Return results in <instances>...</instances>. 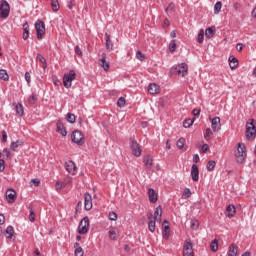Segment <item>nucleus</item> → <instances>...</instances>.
Wrapping results in <instances>:
<instances>
[{
    "label": "nucleus",
    "mask_w": 256,
    "mask_h": 256,
    "mask_svg": "<svg viewBox=\"0 0 256 256\" xmlns=\"http://www.w3.org/2000/svg\"><path fill=\"white\" fill-rule=\"evenodd\" d=\"M22 145H23V141H22V140H17V141L12 142V143L10 144V149H11L12 151H17V148H18V147H22Z\"/></svg>",
    "instance_id": "29"
},
{
    "label": "nucleus",
    "mask_w": 256,
    "mask_h": 256,
    "mask_svg": "<svg viewBox=\"0 0 256 256\" xmlns=\"http://www.w3.org/2000/svg\"><path fill=\"white\" fill-rule=\"evenodd\" d=\"M183 256H195V252L193 251V243H191V239L185 240L184 242Z\"/></svg>",
    "instance_id": "6"
},
{
    "label": "nucleus",
    "mask_w": 256,
    "mask_h": 256,
    "mask_svg": "<svg viewBox=\"0 0 256 256\" xmlns=\"http://www.w3.org/2000/svg\"><path fill=\"white\" fill-rule=\"evenodd\" d=\"M36 59L40 61V63H43V69H47V60H45V57L41 56V54H37Z\"/></svg>",
    "instance_id": "38"
},
{
    "label": "nucleus",
    "mask_w": 256,
    "mask_h": 256,
    "mask_svg": "<svg viewBox=\"0 0 256 256\" xmlns=\"http://www.w3.org/2000/svg\"><path fill=\"white\" fill-rule=\"evenodd\" d=\"M89 231V217L85 216L78 226V233L85 235Z\"/></svg>",
    "instance_id": "7"
},
{
    "label": "nucleus",
    "mask_w": 256,
    "mask_h": 256,
    "mask_svg": "<svg viewBox=\"0 0 256 256\" xmlns=\"http://www.w3.org/2000/svg\"><path fill=\"white\" fill-rule=\"evenodd\" d=\"M57 131L62 135V137H67V129L65 128V124H63V121L58 120L56 123Z\"/></svg>",
    "instance_id": "16"
},
{
    "label": "nucleus",
    "mask_w": 256,
    "mask_h": 256,
    "mask_svg": "<svg viewBox=\"0 0 256 256\" xmlns=\"http://www.w3.org/2000/svg\"><path fill=\"white\" fill-rule=\"evenodd\" d=\"M162 227H163V238L164 239H169V221L167 220H164L163 223H162Z\"/></svg>",
    "instance_id": "19"
},
{
    "label": "nucleus",
    "mask_w": 256,
    "mask_h": 256,
    "mask_svg": "<svg viewBox=\"0 0 256 256\" xmlns=\"http://www.w3.org/2000/svg\"><path fill=\"white\" fill-rule=\"evenodd\" d=\"M193 123H195V118H193V119H191V118L186 119V120H184V122H183V127H184L185 129H189V127H191V125H193Z\"/></svg>",
    "instance_id": "36"
},
{
    "label": "nucleus",
    "mask_w": 256,
    "mask_h": 256,
    "mask_svg": "<svg viewBox=\"0 0 256 256\" xmlns=\"http://www.w3.org/2000/svg\"><path fill=\"white\" fill-rule=\"evenodd\" d=\"M84 208L86 211H91V209H93V198L89 192L84 194Z\"/></svg>",
    "instance_id": "10"
},
{
    "label": "nucleus",
    "mask_w": 256,
    "mask_h": 256,
    "mask_svg": "<svg viewBox=\"0 0 256 256\" xmlns=\"http://www.w3.org/2000/svg\"><path fill=\"white\" fill-rule=\"evenodd\" d=\"M175 9V4L170 3L168 7L166 8V11H173Z\"/></svg>",
    "instance_id": "61"
},
{
    "label": "nucleus",
    "mask_w": 256,
    "mask_h": 256,
    "mask_svg": "<svg viewBox=\"0 0 256 256\" xmlns=\"http://www.w3.org/2000/svg\"><path fill=\"white\" fill-rule=\"evenodd\" d=\"M239 247L235 246V244H231L229 247L228 256H239Z\"/></svg>",
    "instance_id": "25"
},
{
    "label": "nucleus",
    "mask_w": 256,
    "mask_h": 256,
    "mask_svg": "<svg viewBox=\"0 0 256 256\" xmlns=\"http://www.w3.org/2000/svg\"><path fill=\"white\" fill-rule=\"evenodd\" d=\"M77 74L75 70H70L69 73L65 74L63 77V85L66 89L71 88L73 81H75Z\"/></svg>",
    "instance_id": "2"
},
{
    "label": "nucleus",
    "mask_w": 256,
    "mask_h": 256,
    "mask_svg": "<svg viewBox=\"0 0 256 256\" xmlns=\"http://www.w3.org/2000/svg\"><path fill=\"white\" fill-rule=\"evenodd\" d=\"M188 71H189V68L186 63H182L180 66L175 68V72L178 75H181L182 77H185V75H187Z\"/></svg>",
    "instance_id": "12"
},
{
    "label": "nucleus",
    "mask_w": 256,
    "mask_h": 256,
    "mask_svg": "<svg viewBox=\"0 0 256 256\" xmlns=\"http://www.w3.org/2000/svg\"><path fill=\"white\" fill-rule=\"evenodd\" d=\"M74 255L75 256H83V255H85V252L83 251V248H77L74 251Z\"/></svg>",
    "instance_id": "48"
},
{
    "label": "nucleus",
    "mask_w": 256,
    "mask_h": 256,
    "mask_svg": "<svg viewBox=\"0 0 256 256\" xmlns=\"http://www.w3.org/2000/svg\"><path fill=\"white\" fill-rule=\"evenodd\" d=\"M211 127L215 133L221 129V118L214 117L211 121Z\"/></svg>",
    "instance_id": "14"
},
{
    "label": "nucleus",
    "mask_w": 256,
    "mask_h": 256,
    "mask_svg": "<svg viewBox=\"0 0 256 256\" xmlns=\"http://www.w3.org/2000/svg\"><path fill=\"white\" fill-rule=\"evenodd\" d=\"M255 133H256L255 124H253V120H252L251 122H248L246 124V138L249 141H253V139H255Z\"/></svg>",
    "instance_id": "5"
},
{
    "label": "nucleus",
    "mask_w": 256,
    "mask_h": 256,
    "mask_svg": "<svg viewBox=\"0 0 256 256\" xmlns=\"http://www.w3.org/2000/svg\"><path fill=\"white\" fill-rule=\"evenodd\" d=\"M0 79H2V81H9V74L7 73V70H0Z\"/></svg>",
    "instance_id": "35"
},
{
    "label": "nucleus",
    "mask_w": 256,
    "mask_h": 256,
    "mask_svg": "<svg viewBox=\"0 0 256 256\" xmlns=\"http://www.w3.org/2000/svg\"><path fill=\"white\" fill-rule=\"evenodd\" d=\"M2 153H3V155L6 156L7 159H11V152L9 151V149L4 148Z\"/></svg>",
    "instance_id": "53"
},
{
    "label": "nucleus",
    "mask_w": 256,
    "mask_h": 256,
    "mask_svg": "<svg viewBox=\"0 0 256 256\" xmlns=\"http://www.w3.org/2000/svg\"><path fill=\"white\" fill-rule=\"evenodd\" d=\"M204 35L205 32L203 30H200V32L198 33V43H203V39H204Z\"/></svg>",
    "instance_id": "49"
},
{
    "label": "nucleus",
    "mask_w": 256,
    "mask_h": 256,
    "mask_svg": "<svg viewBox=\"0 0 256 256\" xmlns=\"http://www.w3.org/2000/svg\"><path fill=\"white\" fill-rule=\"evenodd\" d=\"M66 121H67L68 123H71V124L75 123V114H73V113H68V114L66 115Z\"/></svg>",
    "instance_id": "41"
},
{
    "label": "nucleus",
    "mask_w": 256,
    "mask_h": 256,
    "mask_svg": "<svg viewBox=\"0 0 256 256\" xmlns=\"http://www.w3.org/2000/svg\"><path fill=\"white\" fill-rule=\"evenodd\" d=\"M105 37V45H106V49L108 51H113V41H111V35H109L108 33L104 34Z\"/></svg>",
    "instance_id": "21"
},
{
    "label": "nucleus",
    "mask_w": 256,
    "mask_h": 256,
    "mask_svg": "<svg viewBox=\"0 0 256 256\" xmlns=\"http://www.w3.org/2000/svg\"><path fill=\"white\" fill-rule=\"evenodd\" d=\"M13 107H15L16 115L18 117H23L25 110L23 109V104L21 103H13Z\"/></svg>",
    "instance_id": "20"
},
{
    "label": "nucleus",
    "mask_w": 256,
    "mask_h": 256,
    "mask_svg": "<svg viewBox=\"0 0 256 256\" xmlns=\"http://www.w3.org/2000/svg\"><path fill=\"white\" fill-rule=\"evenodd\" d=\"M178 149H183L185 147V138H180L176 143Z\"/></svg>",
    "instance_id": "43"
},
{
    "label": "nucleus",
    "mask_w": 256,
    "mask_h": 256,
    "mask_svg": "<svg viewBox=\"0 0 256 256\" xmlns=\"http://www.w3.org/2000/svg\"><path fill=\"white\" fill-rule=\"evenodd\" d=\"M234 157L236 163L242 164L245 163V159H247V147L243 143H238L237 148L234 152Z\"/></svg>",
    "instance_id": "1"
},
{
    "label": "nucleus",
    "mask_w": 256,
    "mask_h": 256,
    "mask_svg": "<svg viewBox=\"0 0 256 256\" xmlns=\"http://www.w3.org/2000/svg\"><path fill=\"white\" fill-rule=\"evenodd\" d=\"M209 151V145L208 144H203L200 150V153H206Z\"/></svg>",
    "instance_id": "55"
},
{
    "label": "nucleus",
    "mask_w": 256,
    "mask_h": 256,
    "mask_svg": "<svg viewBox=\"0 0 256 256\" xmlns=\"http://www.w3.org/2000/svg\"><path fill=\"white\" fill-rule=\"evenodd\" d=\"M119 236V230H117V228H112L109 231V237L110 239H112L113 241H115V239H117V237Z\"/></svg>",
    "instance_id": "32"
},
{
    "label": "nucleus",
    "mask_w": 256,
    "mask_h": 256,
    "mask_svg": "<svg viewBox=\"0 0 256 256\" xmlns=\"http://www.w3.org/2000/svg\"><path fill=\"white\" fill-rule=\"evenodd\" d=\"M65 169L70 175H77V165L75 162L69 160L65 163Z\"/></svg>",
    "instance_id": "11"
},
{
    "label": "nucleus",
    "mask_w": 256,
    "mask_h": 256,
    "mask_svg": "<svg viewBox=\"0 0 256 256\" xmlns=\"http://www.w3.org/2000/svg\"><path fill=\"white\" fill-rule=\"evenodd\" d=\"M11 13V6L6 0L0 2V19H7Z\"/></svg>",
    "instance_id": "3"
},
{
    "label": "nucleus",
    "mask_w": 256,
    "mask_h": 256,
    "mask_svg": "<svg viewBox=\"0 0 256 256\" xmlns=\"http://www.w3.org/2000/svg\"><path fill=\"white\" fill-rule=\"evenodd\" d=\"M2 143H7V132L5 130L2 131Z\"/></svg>",
    "instance_id": "59"
},
{
    "label": "nucleus",
    "mask_w": 256,
    "mask_h": 256,
    "mask_svg": "<svg viewBox=\"0 0 256 256\" xmlns=\"http://www.w3.org/2000/svg\"><path fill=\"white\" fill-rule=\"evenodd\" d=\"M125 103H127V101L125 100L124 97H120L117 101V105L118 107H125Z\"/></svg>",
    "instance_id": "46"
},
{
    "label": "nucleus",
    "mask_w": 256,
    "mask_h": 256,
    "mask_svg": "<svg viewBox=\"0 0 256 256\" xmlns=\"http://www.w3.org/2000/svg\"><path fill=\"white\" fill-rule=\"evenodd\" d=\"M35 101H37V97H35V95L30 96L29 103H31L33 105V103H35Z\"/></svg>",
    "instance_id": "62"
},
{
    "label": "nucleus",
    "mask_w": 256,
    "mask_h": 256,
    "mask_svg": "<svg viewBox=\"0 0 256 256\" xmlns=\"http://www.w3.org/2000/svg\"><path fill=\"white\" fill-rule=\"evenodd\" d=\"M6 199L8 203H15V200L17 199V192L13 189H8L6 191Z\"/></svg>",
    "instance_id": "13"
},
{
    "label": "nucleus",
    "mask_w": 256,
    "mask_h": 256,
    "mask_svg": "<svg viewBox=\"0 0 256 256\" xmlns=\"http://www.w3.org/2000/svg\"><path fill=\"white\" fill-rule=\"evenodd\" d=\"M74 51L76 55H79V57L83 56V52L81 51V48L79 46H75Z\"/></svg>",
    "instance_id": "56"
},
{
    "label": "nucleus",
    "mask_w": 256,
    "mask_h": 256,
    "mask_svg": "<svg viewBox=\"0 0 256 256\" xmlns=\"http://www.w3.org/2000/svg\"><path fill=\"white\" fill-rule=\"evenodd\" d=\"M51 6H52L53 11H57L59 9V1L51 0Z\"/></svg>",
    "instance_id": "45"
},
{
    "label": "nucleus",
    "mask_w": 256,
    "mask_h": 256,
    "mask_svg": "<svg viewBox=\"0 0 256 256\" xmlns=\"http://www.w3.org/2000/svg\"><path fill=\"white\" fill-rule=\"evenodd\" d=\"M148 196L150 203H157V193H155V190L153 188L148 189Z\"/></svg>",
    "instance_id": "22"
},
{
    "label": "nucleus",
    "mask_w": 256,
    "mask_h": 256,
    "mask_svg": "<svg viewBox=\"0 0 256 256\" xmlns=\"http://www.w3.org/2000/svg\"><path fill=\"white\" fill-rule=\"evenodd\" d=\"M5 171V160L0 159V173Z\"/></svg>",
    "instance_id": "57"
},
{
    "label": "nucleus",
    "mask_w": 256,
    "mask_h": 256,
    "mask_svg": "<svg viewBox=\"0 0 256 256\" xmlns=\"http://www.w3.org/2000/svg\"><path fill=\"white\" fill-rule=\"evenodd\" d=\"M236 211L237 210L235 208V205H233V204L228 205L226 207V217H229V218L233 217L235 215Z\"/></svg>",
    "instance_id": "23"
},
{
    "label": "nucleus",
    "mask_w": 256,
    "mask_h": 256,
    "mask_svg": "<svg viewBox=\"0 0 256 256\" xmlns=\"http://www.w3.org/2000/svg\"><path fill=\"white\" fill-rule=\"evenodd\" d=\"M63 187H65V183L56 182V184H55L56 191H61V189H63Z\"/></svg>",
    "instance_id": "51"
},
{
    "label": "nucleus",
    "mask_w": 256,
    "mask_h": 256,
    "mask_svg": "<svg viewBox=\"0 0 256 256\" xmlns=\"http://www.w3.org/2000/svg\"><path fill=\"white\" fill-rule=\"evenodd\" d=\"M71 139L73 143H76V145H83L85 143V137L83 136V133L79 130H75L72 133Z\"/></svg>",
    "instance_id": "8"
},
{
    "label": "nucleus",
    "mask_w": 256,
    "mask_h": 256,
    "mask_svg": "<svg viewBox=\"0 0 256 256\" xmlns=\"http://www.w3.org/2000/svg\"><path fill=\"white\" fill-rule=\"evenodd\" d=\"M213 35H215V27L207 28L205 31V36L207 39H212Z\"/></svg>",
    "instance_id": "33"
},
{
    "label": "nucleus",
    "mask_w": 256,
    "mask_h": 256,
    "mask_svg": "<svg viewBox=\"0 0 256 256\" xmlns=\"http://www.w3.org/2000/svg\"><path fill=\"white\" fill-rule=\"evenodd\" d=\"M136 59H139V61H145V54L138 50L136 52Z\"/></svg>",
    "instance_id": "47"
},
{
    "label": "nucleus",
    "mask_w": 256,
    "mask_h": 256,
    "mask_svg": "<svg viewBox=\"0 0 256 256\" xmlns=\"http://www.w3.org/2000/svg\"><path fill=\"white\" fill-rule=\"evenodd\" d=\"M6 237L7 239H13V235H15V230L13 229V226H8L6 228Z\"/></svg>",
    "instance_id": "30"
},
{
    "label": "nucleus",
    "mask_w": 256,
    "mask_h": 256,
    "mask_svg": "<svg viewBox=\"0 0 256 256\" xmlns=\"http://www.w3.org/2000/svg\"><path fill=\"white\" fill-rule=\"evenodd\" d=\"M199 228V221L192 220L191 221V229H198Z\"/></svg>",
    "instance_id": "52"
},
{
    "label": "nucleus",
    "mask_w": 256,
    "mask_h": 256,
    "mask_svg": "<svg viewBox=\"0 0 256 256\" xmlns=\"http://www.w3.org/2000/svg\"><path fill=\"white\" fill-rule=\"evenodd\" d=\"M219 240L214 239L211 244H210V249L213 253H217L218 249H219Z\"/></svg>",
    "instance_id": "31"
},
{
    "label": "nucleus",
    "mask_w": 256,
    "mask_h": 256,
    "mask_svg": "<svg viewBox=\"0 0 256 256\" xmlns=\"http://www.w3.org/2000/svg\"><path fill=\"white\" fill-rule=\"evenodd\" d=\"M221 7H223V4L221 2H216L214 5V13L215 15H219L221 13Z\"/></svg>",
    "instance_id": "37"
},
{
    "label": "nucleus",
    "mask_w": 256,
    "mask_h": 256,
    "mask_svg": "<svg viewBox=\"0 0 256 256\" xmlns=\"http://www.w3.org/2000/svg\"><path fill=\"white\" fill-rule=\"evenodd\" d=\"M35 29H36L37 39L41 41V39H43V35H45V22L41 20H37L35 22Z\"/></svg>",
    "instance_id": "4"
},
{
    "label": "nucleus",
    "mask_w": 256,
    "mask_h": 256,
    "mask_svg": "<svg viewBox=\"0 0 256 256\" xmlns=\"http://www.w3.org/2000/svg\"><path fill=\"white\" fill-rule=\"evenodd\" d=\"M107 54L102 53V59L99 60V65L104 71H109V62H107Z\"/></svg>",
    "instance_id": "18"
},
{
    "label": "nucleus",
    "mask_w": 256,
    "mask_h": 256,
    "mask_svg": "<svg viewBox=\"0 0 256 256\" xmlns=\"http://www.w3.org/2000/svg\"><path fill=\"white\" fill-rule=\"evenodd\" d=\"M204 139H206V141H209V139H213V131H211V128L206 129Z\"/></svg>",
    "instance_id": "39"
},
{
    "label": "nucleus",
    "mask_w": 256,
    "mask_h": 256,
    "mask_svg": "<svg viewBox=\"0 0 256 256\" xmlns=\"http://www.w3.org/2000/svg\"><path fill=\"white\" fill-rule=\"evenodd\" d=\"M143 163L147 169H151L153 167V158L149 155L143 157Z\"/></svg>",
    "instance_id": "24"
},
{
    "label": "nucleus",
    "mask_w": 256,
    "mask_h": 256,
    "mask_svg": "<svg viewBox=\"0 0 256 256\" xmlns=\"http://www.w3.org/2000/svg\"><path fill=\"white\" fill-rule=\"evenodd\" d=\"M191 177L192 181H199V166H197V164H193L191 167Z\"/></svg>",
    "instance_id": "15"
},
{
    "label": "nucleus",
    "mask_w": 256,
    "mask_h": 256,
    "mask_svg": "<svg viewBox=\"0 0 256 256\" xmlns=\"http://www.w3.org/2000/svg\"><path fill=\"white\" fill-rule=\"evenodd\" d=\"M31 182L34 183L35 187H39V183H41L39 179H32Z\"/></svg>",
    "instance_id": "63"
},
{
    "label": "nucleus",
    "mask_w": 256,
    "mask_h": 256,
    "mask_svg": "<svg viewBox=\"0 0 256 256\" xmlns=\"http://www.w3.org/2000/svg\"><path fill=\"white\" fill-rule=\"evenodd\" d=\"M228 61H229L230 69H237V67L239 66V60H237V58L233 56H230Z\"/></svg>",
    "instance_id": "26"
},
{
    "label": "nucleus",
    "mask_w": 256,
    "mask_h": 256,
    "mask_svg": "<svg viewBox=\"0 0 256 256\" xmlns=\"http://www.w3.org/2000/svg\"><path fill=\"white\" fill-rule=\"evenodd\" d=\"M29 221L31 223H33L35 221V212H33V209H30Z\"/></svg>",
    "instance_id": "54"
},
{
    "label": "nucleus",
    "mask_w": 256,
    "mask_h": 256,
    "mask_svg": "<svg viewBox=\"0 0 256 256\" xmlns=\"http://www.w3.org/2000/svg\"><path fill=\"white\" fill-rule=\"evenodd\" d=\"M216 165H217V162H215V160L208 161L207 164H206L207 171H214Z\"/></svg>",
    "instance_id": "34"
},
{
    "label": "nucleus",
    "mask_w": 256,
    "mask_h": 256,
    "mask_svg": "<svg viewBox=\"0 0 256 256\" xmlns=\"http://www.w3.org/2000/svg\"><path fill=\"white\" fill-rule=\"evenodd\" d=\"M161 215H163V209L161 206H158L154 211V219L157 221H161Z\"/></svg>",
    "instance_id": "28"
},
{
    "label": "nucleus",
    "mask_w": 256,
    "mask_h": 256,
    "mask_svg": "<svg viewBox=\"0 0 256 256\" xmlns=\"http://www.w3.org/2000/svg\"><path fill=\"white\" fill-rule=\"evenodd\" d=\"M130 149L135 157H141L142 150L137 140L131 139Z\"/></svg>",
    "instance_id": "9"
},
{
    "label": "nucleus",
    "mask_w": 256,
    "mask_h": 256,
    "mask_svg": "<svg viewBox=\"0 0 256 256\" xmlns=\"http://www.w3.org/2000/svg\"><path fill=\"white\" fill-rule=\"evenodd\" d=\"M148 229L151 233H155V220H150L148 222Z\"/></svg>",
    "instance_id": "42"
},
{
    "label": "nucleus",
    "mask_w": 256,
    "mask_h": 256,
    "mask_svg": "<svg viewBox=\"0 0 256 256\" xmlns=\"http://www.w3.org/2000/svg\"><path fill=\"white\" fill-rule=\"evenodd\" d=\"M182 197L184 199H189V197H191V189L189 188H185L183 194H182Z\"/></svg>",
    "instance_id": "44"
},
{
    "label": "nucleus",
    "mask_w": 256,
    "mask_h": 256,
    "mask_svg": "<svg viewBox=\"0 0 256 256\" xmlns=\"http://www.w3.org/2000/svg\"><path fill=\"white\" fill-rule=\"evenodd\" d=\"M108 218L110 219V221H117V213L110 212Z\"/></svg>",
    "instance_id": "50"
},
{
    "label": "nucleus",
    "mask_w": 256,
    "mask_h": 256,
    "mask_svg": "<svg viewBox=\"0 0 256 256\" xmlns=\"http://www.w3.org/2000/svg\"><path fill=\"white\" fill-rule=\"evenodd\" d=\"M22 39H24V41H27V39H29V24L27 22H25L23 24V36Z\"/></svg>",
    "instance_id": "27"
},
{
    "label": "nucleus",
    "mask_w": 256,
    "mask_h": 256,
    "mask_svg": "<svg viewBox=\"0 0 256 256\" xmlns=\"http://www.w3.org/2000/svg\"><path fill=\"white\" fill-rule=\"evenodd\" d=\"M161 92V88L159 87V85L152 83L149 84L148 86V93H150V95H157V93Z\"/></svg>",
    "instance_id": "17"
},
{
    "label": "nucleus",
    "mask_w": 256,
    "mask_h": 256,
    "mask_svg": "<svg viewBox=\"0 0 256 256\" xmlns=\"http://www.w3.org/2000/svg\"><path fill=\"white\" fill-rule=\"evenodd\" d=\"M25 81L28 83H31V74L29 72L25 73Z\"/></svg>",
    "instance_id": "60"
},
{
    "label": "nucleus",
    "mask_w": 256,
    "mask_h": 256,
    "mask_svg": "<svg viewBox=\"0 0 256 256\" xmlns=\"http://www.w3.org/2000/svg\"><path fill=\"white\" fill-rule=\"evenodd\" d=\"M192 115H194V117H199V115H201V109H194Z\"/></svg>",
    "instance_id": "58"
},
{
    "label": "nucleus",
    "mask_w": 256,
    "mask_h": 256,
    "mask_svg": "<svg viewBox=\"0 0 256 256\" xmlns=\"http://www.w3.org/2000/svg\"><path fill=\"white\" fill-rule=\"evenodd\" d=\"M193 161H194V163H199V154H195L193 156Z\"/></svg>",
    "instance_id": "64"
},
{
    "label": "nucleus",
    "mask_w": 256,
    "mask_h": 256,
    "mask_svg": "<svg viewBox=\"0 0 256 256\" xmlns=\"http://www.w3.org/2000/svg\"><path fill=\"white\" fill-rule=\"evenodd\" d=\"M176 49H177V42L175 40H172L169 44L170 53H175Z\"/></svg>",
    "instance_id": "40"
}]
</instances>
